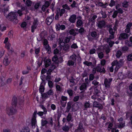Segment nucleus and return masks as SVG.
<instances>
[{"instance_id": "1", "label": "nucleus", "mask_w": 132, "mask_h": 132, "mask_svg": "<svg viewBox=\"0 0 132 132\" xmlns=\"http://www.w3.org/2000/svg\"><path fill=\"white\" fill-rule=\"evenodd\" d=\"M17 98L16 97H13L12 100V106L10 108H7L6 111L7 113L9 115H13L16 112L15 108L17 103Z\"/></svg>"}, {"instance_id": "2", "label": "nucleus", "mask_w": 132, "mask_h": 132, "mask_svg": "<svg viewBox=\"0 0 132 132\" xmlns=\"http://www.w3.org/2000/svg\"><path fill=\"white\" fill-rule=\"evenodd\" d=\"M17 14L14 12H11L9 13L6 17L9 20L15 23H17L18 21L17 19Z\"/></svg>"}, {"instance_id": "3", "label": "nucleus", "mask_w": 132, "mask_h": 132, "mask_svg": "<svg viewBox=\"0 0 132 132\" xmlns=\"http://www.w3.org/2000/svg\"><path fill=\"white\" fill-rule=\"evenodd\" d=\"M109 31L110 35L109 37L107 38V40L109 41L110 39H113L114 38V34L115 33V30H113L111 27H109Z\"/></svg>"}, {"instance_id": "4", "label": "nucleus", "mask_w": 132, "mask_h": 132, "mask_svg": "<svg viewBox=\"0 0 132 132\" xmlns=\"http://www.w3.org/2000/svg\"><path fill=\"white\" fill-rule=\"evenodd\" d=\"M112 80L111 78L108 79L105 78L104 79V84L106 88L109 89L110 88Z\"/></svg>"}, {"instance_id": "5", "label": "nucleus", "mask_w": 132, "mask_h": 132, "mask_svg": "<svg viewBox=\"0 0 132 132\" xmlns=\"http://www.w3.org/2000/svg\"><path fill=\"white\" fill-rule=\"evenodd\" d=\"M96 71L101 73H105L106 70L104 67L101 65L98 64V65L96 67Z\"/></svg>"}, {"instance_id": "6", "label": "nucleus", "mask_w": 132, "mask_h": 132, "mask_svg": "<svg viewBox=\"0 0 132 132\" xmlns=\"http://www.w3.org/2000/svg\"><path fill=\"white\" fill-rule=\"evenodd\" d=\"M37 113V111H35L33 115V118H32L31 121V126L32 127V128H34L35 127L36 124V116Z\"/></svg>"}, {"instance_id": "7", "label": "nucleus", "mask_w": 132, "mask_h": 132, "mask_svg": "<svg viewBox=\"0 0 132 132\" xmlns=\"http://www.w3.org/2000/svg\"><path fill=\"white\" fill-rule=\"evenodd\" d=\"M129 36V35L126 33H121L120 34L118 39L120 40L126 39L128 38Z\"/></svg>"}, {"instance_id": "8", "label": "nucleus", "mask_w": 132, "mask_h": 132, "mask_svg": "<svg viewBox=\"0 0 132 132\" xmlns=\"http://www.w3.org/2000/svg\"><path fill=\"white\" fill-rule=\"evenodd\" d=\"M54 18V15L53 14L49 17H47L46 21V24L47 25H50L53 21Z\"/></svg>"}, {"instance_id": "9", "label": "nucleus", "mask_w": 132, "mask_h": 132, "mask_svg": "<svg viewBox=\"0 0 132 132\" xmlns=\"http://www.w3.org/2000/svg\"><path fill=\"white\" fill-rule=\"evenodd\" d=\"M82 105V104L81 102H76L73 104L72 106V108H74L77 110H78L80 107Z\"/></svg>"}, {"instance_id": "10", "label": "nucleus", "mask_w": 132, "mask_h": 132, "mask_svg": "<svg viewBox=\"0 0 132 132\" xmlns=\"http://www.w3.org/2000/svg\"><path fill=\"white\" fill-rule=\"evenodd\" d=\"M84 130L83 125L81 122H79L77 129H76L74 132H82Z\"/></svg>"}, {"instance_id": "11", "label": "nucleus", "mask_w": 132, "mask_h": 132, "mask_svg": "<svg viewBox=\"0 0 132 132\" xmlns=\"http://www.w3.org/2000/svg\"><path fill=\"white\" fill-rule=\"evenodd\" d=\"M88 85L85 83H83L79 88L80 90H82L80 92V93H82L83 91H85L87 89V86Z\"/></svg>"}, {"instance_id": "12", "label": "nucleus", "mask_w": 132, "mask_h": 132, "mask_svg": "<svg viewBox=\"0 0 132 132\" xmlns=\"http://www.w3.org/2000/svg\"><path fill=\"white\" fill-rule=\"evenodd\" d=\"M97 87H94V86H92L89 89V90L91 91V90H92L93 88L94 89V94H96V95H98V94L100 92V91L97 88Z\"/></svg>"}, {"instance_id": "13", "label": "nucleus", "mask_w": 132, "mask_h": 132, "mask_svg": "<svg viewBox=\"0 0 132 132\" xmlns=\"http://www.w3.org/2000/svg\"><path fill=\"white\" fill-rule=\"evenodd\" d=\"M105 25V22L104 20H102L98 22V23L97 26L100 29L104 27Z\"/></svg>"}, {"instance_id": "14", "label": "nucleus", "mask_w": 132, "mask_h": 132, "mask_svg": "<svg viewBox=\"0 0 132 132\" xmlns=\"http://www.w3.org/2000/svg\"><path fill=\"white\" fill-rule=\"evenodd\" d=\"M125 121L120 122L119 123H117L116 125V126L119 128L121 129L125 126Z\"/></svg>"}, {"instance_id": "15", "label": "nucleus", "mask_w": 132, "mask_h": 132, "mask_svg": "<svg viewBox=\"0 0 132 132\" xmlns=\"http://www.w3.org/2000/svg\"><path fill=\"white\" fill-rule=\"evenodd\" d=\"M56 28L57 31L59 30L60 29L64 30L65 28V27L64 25H60L59 24H56Z\"/></svg>"}, {"instance_id": "16", "label": "nucleus", "mask_w": 132, "mask_h": 132, "mask_svg": "<svg viewBox=\"0 0 132 132\" xmlns=\"http://www.w3.org/2000/svg\"><path fill=\"white\" fill-rule=\"evenodd\" d=\"M73 102L71 101L68 102L67 103V105L66 107V112H68L70 110V109L71 108Z\"/></svg>"}, {"instance_id": "17", "label": "nucleus", "mask_w": 132, "mask_h": 132, "mask_svg": "<svg viewBox=\"0 0 132 132\" xmlns=\"http://www.w3.org/2000/svg\"><path fill=\"white\" fill-rule=\"evenodd\" d=\"M76 19V16L75 14L72 15L69 19V21L71 23H74L75 22Z\"/></svg>"}, {"instance_id": "18", "label": "nucleus", "mask_w": 132, "mask_h": 132, "mask_svg": "<svg viewBox=\"0 0 132 132\" xmlns=\"http://www.w3.org/2000/svg\"><path fill=\"white\" fill-rule=\"evenodd\" d=\"M9 56H5L4 59L3 63L6 66L8 65L10 63V61L9 60Z\"/></svg>"}, {"instance_id": "19", "label": "nucleus", "mask_w": 132, "mask_h": 132, "mask_svg": "<svg viewBox=\"0 0 132 132\" xmlns=\"http://www.w3.org/2000/svg\"><path fill=\"white\" fill-rule=\"evenodd\" d=\"M75 39V37H73L72 36L70 35L65 38L64 40V42L65 43H68L69 42L70 39H72V40H74Z\"/></svg>"}, {"instance_id": "20", "label": "nucleus", "mask_w": 132, "mask_h": 132, "mask_svg": "<svg viewBox=\"0 0 132 132\" xmlns=\"http://www.w3.org/2000/svg\"><path fill=\"white\" fill-rule=\"evenodd\" d=\"M84 110H86L88 108H90L91 107L90 103L89 101H86L84 105Z\"/></svg>"}, {"instance_id": "21", "label": "nucleus", "mask_w": 132, "mask_h": 132, "mask_svg": "<svg viewBox=\"0 0 132 132\" xmlns=\"http://www.w3.org/2000/svg\"><path fill=\"white\" fill-rule=\"evenodd\" d=\"M44 62L45 63V66L46 68L48 67L51 63V60L50 59H48L46 61V59L45 58L44 60Z\"/></svg>"}, {"instance_id": "22", "label": "nucleus", "mask_w": 132, "mask_h": 132, "mask_svg": "<svg viewBox=\"0 0 132 132\" xmlns=\"http://www.w3.org/2000/svg\"><path fill=\"white\" fill-rule=\"evenodd\" d=\"M123 60L122 59L120 60L118 62L117 65H116V67L117 69H119L123 64Z\"/></svg>"}, {"instance_id": "23", "label": "nucleus", "mask_w": 132, "mask_h": 132, "mask_svg": "<svg viewBox=\"0 0 132 132\" xmlns=\"http://www.w3.org/2000/svg\"><path fill=\"white\" fill-rule=\"evenodd\" d=\"M83 24V23L81 20L78 19L76 22V26L77 27L79 28L82 26Z\"/></svg>"}, {"instance_id": "24", "label": "nucleus", "mask_w": 132, "mask_h": 132, "mask_svg": "<svg viewBox=\"0 0 132 132\" xmlns=\"http://www.w3.org/2000/svg\"><path fill=\"white\" fill-rule=\"evenodd\" d=\"M69 33L70 35H72L74 36L73 37H74L77 34H78V32H75V30L73 29H71L69 30Z\"/></svg>"}, {"instance_id": "25", "label": "nucleus", "mask_w": 132, "mask_h": 132, "mask_svg": "<svg viewBox=\"0 0 132 132\" xmlns=\"http://www.w3.org/2000/svg\"><path fill=\"white\" fill-rule=\"evenodd\" d=\"M60 9L59 8H57L56 10V14L55 16V19L56 20H58L59 15H60Z\"/></svg>"}, {"instance_id": "26", "label": "nucleus", "mask_w": 132, "mask_h": 132, "mask_svg": "<svg viewBox=\"0 0 132 132\" xmlns=\"http://www.w3.org/2000/svg\"><path fill=\"white\" fill-rule=\"evenodd\" d=\"M97 17V15H94L90 19V21L92 22V25H93L95 23V19Z\"/></svg>"}, {"instance_id": "27", "label": "nucleus", "mask_w": 132, "mask_h": 132, "mask_svg": "<svg viewBox=\"0 0 132 132\" xmlns=\"http://www.w3.org/2000/svg\"><path fill=\"white\" fill-rule=\"evenodd\" d=\"M92 84L93 85L94 87H97L98 86L100 85L99 82L96 80H93L92 82Z\"/></svg>"}, {"instance_id": "28", "label": "nucleus", "mask_w": 132, "mask_h": 132, "mask_svg": "<svg viewBox=\"0 0 132 132\" xmlns=\"http://www.w3.org/2000/svg\"><path fill=\"white\" fill-rule=\"evenodd\" d=\"M44 34L42 33L39 34V36L37 38V39L39 42L44 39Z\"/></svg>"}, {"instance_id": "29", "label": "nucleus", "mask_w": 132, "mask_h": 132, "mask_svg": "<svg viewBox=\"0 0 132 132\" xmlns=\"http://www.w3.org/2000/svg\"><path fill=\"white\" fill-rule=\"evenodd\" d=\"M5 80V78L3 76L0 77V86H2L4 84V81Z\"/></svg>"}, {"instance_id": "30", "label": "nucleus", "mask_w": 132, "mask_h": 132, "mask_svg": "<svg viewBox=\"0 0 132 132\" xmlns=\"http://www.w3.org/2000/svg\"><path fill=\"white\" fill-rule=\"evenodd\" d=\"M30 130L27 127H23L21 131L20 132H29Z\"/></svg>"}, {"instance_id": "31", "label": "nucleus", "mask_w": 132, "mask_h": 132, "mask_svg": "<svg viewBox=\"0 0 132 132\" xmlns=\"http://www.w3.org/2000/svg\"><path fill=\"white\" fill-rule=\"evenodd\" d=\"M70 57L71 59V60L75 62L76 61L77 56L75 54H73L70 56Z\"/></svg>"}, {"instance_id": "32", "label": "nucleus", "mask_w": 132, "mask_h": 132, "mask_svg": "<svg viewBox=\"0 0 132 132\" xmlns=\"http://www.w3.org/2000/svg\"><path fill=\"white\" fill-rule=\"evenodd\" d=\"M43 83V82L41 83L39 89L40 92L41 94H42V93L44 92L45 89L44 86L43 85H42Z\"/></svg>"}, {"instance_id": "33", "label": "nucleus", "mask_w": 132, "mask_h": 132, "mask_svg": "<svg viewBox=\"0 0 132 132\" xmlns=\"http://www.w3.org/2000/svg\"><path fill=\"white\" fill-rule=\"evenodd\" d=\"M100 13L102 15V18H106L107 15L106 12L105 11H103L101 10Z\"/></svg>"}, {"instance_id": "34", "label": "nucleus", "mask_w": 132, "mask_h": 132, "mask_svg": "<svg viewBox=\"0 0 132 132\" xmlns=\"http://www.w3.org/2000/svg\"><path fill=\"white\" fill-rule=\"evenodd\" d=\"M56 87L57 91L61 92L62 90V88L59 85H56Z\"/></svg>"}, {"instance_id": "35", "label": "nucleus", "mask_w": 132, "mask_h": 132, "mask_svg": "<svg viewBox=\"0 0 132 132\" xmlns=\"http://www.w3.org/2000/svg\"><path fill=\"white\" fill-rule=\"evenodd\" d=\"M48 123V122L46 120H42L41 123L42 127L45 126Z\"/></svg>"}, {"instance_id": "36", "label": "nucleus", "mask_w": 132, "mask_h": 132, "mask_svg": "<svg viewBox=\"0 0 132 132\" xmlns=\"http://www.w3.org/2000/svg\"><path fill=\"white\" fill-rule=\"evenodd\" d=\"M111 39H110L109 41L107 40V38L106 39V42L107 43H108L110 47H112L113 45L114 44V41H111Z\"/></svg>"}, {"instance_id": "37", "label": "nucleus", "mask_w": 132, "mask_h": 132, "mask_svg": "<svg viewBox=\"0 0 132 132\" xmlns=\"http://www.w3.org/2000/svg\"><path fill=\"white\" fill-rule=\"evenodd\" d=\"M83 64L87 66H90L93 65L92 63L91 62H88L87 61H86L83 62Z\"/></svg>"}, {"instance_id": "38", "label": "nucleus", "mask_w": 132, "mask_h": 132, "mask_svg": "<svg viewBox=\"0 0 132 132\" xmlns=\"http://www.w3.org/2000/svg\"><path fill=\"white\" fill-rule=\"evenodd\" d=\"M72 118V116L71 114L70 113H69L66 117L67 121L68 122L70 121Z\"/></svg>"}, {"instance_id": "39", "label": "nucleus", "mask_w": 132, "mask_h": 132, "mask_svg": "<svg viewBox=\"0 0 132 132\" xmlns=\"http://www.w3.org/2000/svg\"><path fill=\"white\" fill-rule=\"evenodd\" d=\"M45 49L48 54H50L51 52V48L48 45H46L45 47Z\"/></svg>"}, {"instance_id": "40", "label": "nucleus", "mask_w": 132, "mask_h": 132, "mask_svg": "<svg viewBox=\"0 0 132 132\" xmlns=\"http://www.w3.org/2000/svg\"><path fill=\"white\" fill-rule=\"evenodd\" d=\"M75 62L71 60H69L68 62L67 65H68L70 66L71 65L73 66Z\"/></svg>"}, {"instance_id": "41", "label": "nucleus", "mask_w": 132, "mask_h": 132, "mask_svg": "<svg viewBox=\"0 0 132 132\" xmlns=\"http://www.w3.org/2000/svg\"><path fill=\"white\" fill-rule=\"evenodd\" d=\"M69 129V126L66 125L63 126L62 128V129L65 131H68Z\"/></svg>"}, {"instance_id": "42", "label": "nucleus", "mask_w": 132, "mask_h": 132, "mask_svg": "<svg viewBox=\"0 0 132 132\" xmlns=\"http://www.w3.org/2000/svg\"><path fill=\"white\" fill-rule=\"evenodd\" d=\"M91 35L93 38H96L97 36V33L95 31H93L91 32Z\"/></svg>"}, {"instance_id": "43", "label": "nucleus", "mask_w": 132, "mask_h": 132, "mask_svg": "<svg viewBox=\"0 0 132 132\" xmlns=\"http://www.w3.org/2000/svg\"><path fill=\"white\" fill-rule=\"evenodd\" d=\"M55 37V36L54 34H52L50 36L48 37V38L49 40H52Z\"/></svg>"}, {"instance_id": "44", "label": "nucleus", "mask_w": 132, "mask_h": 132, "mask_svg": "<svg viewBox=\"0 0 132 132\" xmlns=\"http://www.w3.org/2000/svg\"><path fill=\"white\" fill-rule=\"evenodd\" d=\"M39 106L41 108L43 109L44 112V114H46L47 113V111L46 108L43 105H40Z\"/></svg>"}, {"instance_id": "45", "label": "nucleus", "mask_w": 132, "mask_h": 132, "mask_svg": "<svg viewBox=\"0 0 132 132\" xmlns=\"http://www.w3.org/2000/svg\"><path fill=\"white\" fill-rule=\"evenodd\" d=\"M26 4L28 6H30L32 4V2L30 0H27Z\"/></svg>"}, {"instance_id": "46", "label": "nucleus", "mask_w": 132, "mask_h": 132, "mask_svg": "<svg viewBox=\"0 0 132 132\" xmlns=\"http://www.w3.org/2000/svg\"><path fill=\"white\" fill-rule=\"evenodd\" d=\"M94 78V75L93 74H90L89 76V80L91 81L93 80Z\"/></svg>"}, {"instance_id": "47", "label": "nucleus", "mask_w": 132, "mask_h": 132, "mask_svg": "<svg viewBox=\"0 0 132 132\" xmlns=\"http://www.w3.org/2000/svg\"><path fill=\"white\" fill-rule=\"evenodd\" d=\"M128 2H124L122 3L123 7L125 8H127L128 7Z\"/></svg>"}, {"instance_id": "48", "label": "nucleus", "mask_w": 132, "mask_h": 132, "mask_svg": "<svg viewBox=\"0 0 132 132\" xmlns=\"http://www.w3.org/2000/svg\"><path fill=\"white\" fill-rule=\"evenodd\" d=\"M61 101L66 102V101L68 99V98L66 96H62L61 97Z\"/></svg>"}, {"instance_id": "49", "label": "nucleus", "mask_w": 132, "mask_h": 132, "mask_svg": "<svg viewBox=\"0 0 132 132\" xmlns=\"http://www.w3.org/2000/svg\"><path fill=\"white\" fill-rule=\"evenodd\" d=\"M127 60L129 61H132V53L127 56Z\"/></svg>"}, {"instance_id": "50", "label": "nucleus", "mask_w": 132, "mask_h": 132, "mask_svg": "<svg viewBox=\"0 0 132 132\" xmlns=\"http://www.w3.org/2000/svg\"><path fill=\"white\" fill-rule=\"evenodd\" d=\"M85 31L84 28L83 27H81L79 29V32L81 35H82L84 34Z\"/></svg>"}, {"instance_id": "51", "label": "nucleus", "mask_w": 132, "mask_h": 132, "mask_svg": "<svg viewBox=\"0 0 132 132\" xmlns=\"http://www.w3.org/2000/svg\"><path fill=\"white\" fill-rule=\"evenodd\" d=\"M67 91L70 96H71L73 95V93L72 90L69 89Z\"/></svg>"}, {"instance_id": "52", "label": "nucleus", "mask_w": 132, "mask_h": 132, "mask_svg": "<svg viewBox=\"0 0 132 132\" xmlns=\"http://www.w3.org/2000/svg\"><path fill=\"white\" fill-rule=\"evenodd\" d=\"M121 54L122 53L121 51H117L116 53V56L117 57L119 58L120 57Z\"/></svg>"}, {"instance_id": "53", "label": "nucleus", "mask_w": 132, "mask_h": 132, "mask_svg": "<svg viewBox=\"0 0 132 132\" xmlns=\"http://www.w3.org/2000/svg\"><path fill=\"white\" fill-rule=\"evenodd\" d=\"M69 46L68 44H66L63 46V50L64 51H67L68 50Z\"/></svg>"}, {"instance_id": "54", "label": "nucleus", "mask_w": 132, "mask_h": 132, "mask_svg": "<svg viewBox=\"0 0 132 132\" xmlns=\"http://www.w3.org/2000/svg\"><path fill=\"white\" fill-rule=\"evenodd\" d=\"M118 14V12L116 10L114 11L113 13V14L112 16V17L113 18H116Z\"/></svg>"}, {"instance_id": "55", "label": "nucleus", "mask_w": 132, "mask_h": 132, "mask_svg": "<svg viewBox=\"0 0 132 132\" xmlns=\"http://www.w3.org/2000/svg\"><path fill=\"white\" fill-rule=\"evenodd\" d=\"M98 56L100 59H102L104 56V54L103 52H101L98 53Z\"/></svg>"}, {"instance_id": "56", "label": "nucleus", "mask_w": 132, "mask_h": 132, "mask_svg": "<svg viewBox=\"0 0 132 132\" xmlns=\"http://www.w3.org/2000/svg\"><path fill=\"white\" fill-rule=\"evenodd\" d=\"M58 57L57 55H55L52 58V61L53 62L57 61L58 59Z\"/></svg>"}, {"instance_id": "57", "label": "nucleus", "mask_w": 132, "mask_h": 132, "mask_svg": "<svg viewBox=\"0 0 132 132\" xmlns=\"http://www.w3.org/2000/svg\"><path fill=\"white\" fill-rule=\"evenodd\" d=\"M62 7L63 8H64L68 10H70V8L67 4L63 5Z\"/></svg>"}, {"instance_id": "58", "label": "nucleus", "mask_w": 132, "mask_h": 132, "mask_svg": "<svg viewBox=\"0 0 132 132\" xmlns=\"http://www.w3.org/2000/svg\"><path fill=\"white\" fill-rule=\"evenodd\" d=\"M65 9H62L61 10H60V16H62L63 14H64L65 12Z\"/></svg>"}, {"instance_id": "59", "label": "nucleus", "mask_w": 132, "mask_h": 132, "mask_svg": "<svg viewBox=\"0 0 132 132\" xmlns=\"http://www.w3.org/2000/svg\"><path fill=\"white\" fill-rule=\"evenodd\" d=\"M42 97L45 98H46L49 97L47 93H44L42 94Z\"/></svg>"}, {"instance_id": "60", "label": "nucleus", "mask_w": 132, "mask_h": 132, "mask_svg": "<svg viewBox=\"0 0 132 132\" xmlns=\"http://www.w3.org/2000/svg\"><path fill=\"white\" fill-rule=\"evenodd\" d=\"M50 4V3L48 1H46L43 5L44 6H45L47 8L49 6Z\"/></svg>"}, {"instance_id": "61", "label": "nucleus", "mask_w": 132, "mask_h": 132, "mask_svg": "<svg viewBox=\"0 0 132 132\" xmlns=\"http://www.w3.org/2000/svg\"><path fill=\"white\" fill-rule=\"evenodd\" d=\"M37 26L34 25L33 24V25L31 26V31L32 32H33L34 31V30H35Z\"/></svg>"}, {"instance_id": "62", "label": "nucleus", "mask_w": 132, "mask_h": 132, "mask_svg": "<svg viewBox=\"0 0 132 132\" xmlns=\"http://www.w3.org/2000/svg\"><path fill=\"white\" fill-rule=\"evenodd\" d=\"M115 5V2L113 0H111L110 3L109 4V5L111 7H112L113 6H114Z\"/></svg>"}, {"instance_id": "63", "label": "nucleus", "mask_w": 132, "mask_h": 132, "mask_svg": "<svg viewBox=\"0 0 132 132\" xmlns=\"http://www.w3.org/2000/svg\"><path fill=\"white\" fill-rule=\"evenodd\" d=\"M60 102L62 106L63 107H65L66 106L67 102L61 101H60Z\"/></svg>"}, {"instance_id": "64", "label": "nucleus", "mask_w": 132, "mask_h": 132, "mask_svg": "<svg viewBox=\"0 0 132 132\" xmlns=\"http://www.w3.org/2000/svg\"><path fill=\"white\" fill-rule=\"evenodd\" d=\"M129 41L131 43H128V45L129 47L132 46V36H131L130 37Z\"/></svg>"}]
</instances>
